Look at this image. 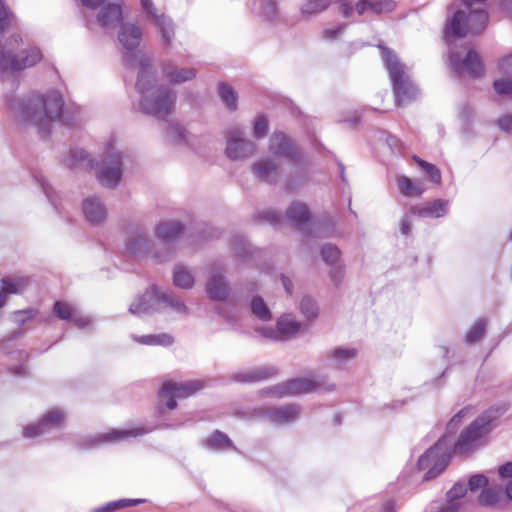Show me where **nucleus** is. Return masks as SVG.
Returning a JSON list of instances; mask_svg holds the SVG:
<instances>
[{
	"label": "nucleus",
	"instance_id": "ddd939ff",
	"mask_svg": "<svg viewBox=\"0 0 512 512\" xmlns=\"http://www.w3.org/2000/svg\"><path fill=\"white\" fill-rule=\"evenodd\" d=\"M152 429L134 428V429H113L109 432L97 434L94 436L84 437L79 442V447L89 449L98 446L102 443H116L125 440L129 437H136L139 435L151 432Z\"/></svg>",
	"mask_w": 512,
	"mask_h": 512
},
{
	"label": "nucleus",
	"instance_id": "c03bdc74",
	"mask_svg": "<svg viewBox=\"0 0 512 512\" xmlns=\"http://www.w3.org/2000/svg\"><path fill=\"white\" fill-rule=\"evenodd\" d=\"M370 11L376 15L387 14L395 10L394 0H370Z\"/></svg>",
	"mask_w": 512,
	"mask_h": 512
},
{
	"label": "nucleus",
	"instance_id": "8fccbe9b",
	"mask_svg": "<svg viewBox=\"0 0 512 512\" xmlns=\"http://www.w3.org/2000/svg\"><path fill=\"white\" fill-rule=\"evenodd\" d=\"M469 408L465 407L461 409L457 414H455L451 420L447 424V431L444 435L448 436V443L451 444L452 442V436L451 434L454 433L456 430L458 424L461 422L462 418L465 417V415L468 413Z\"/></svg>",
	"mask_w": 512,
	"mask_h": 512
},
{
	"label": "nucleus",
	"instance_id": "cd10ccee",
	"mask_svg": "<svg viewBox=\"0 0 512 512\" xmlns=\"http://www.w3.org/2000/svg\"><path fill=\"white\" fill-rule=\"evenodd\" d=\"M356 355L357 350L354 348L337 347L327 353L326 357L330 359L333 368L342 369Z\"/></svg>",
	"mask_w": 512,
	"mask_h": 512
},
{
	"label": "nucleus",
	"instance_id": "5701e85b",
	"mask_svg": "<svg viewBox=\"0 0 512 512\" xmlns=\"http://www.w3.org/2000/svg\"><path fill=\"white\" fill-rule=\"evenodd\" d=\"M301 412L297 404H287L277 408H269L266 411L268 419L275 424H287L296 420Z\"/></svg>",
	"mask_w": 512,
	"mask_h": 512
},
{
	"label": "nucleus",
	"instance_id": "052dcab7",
	"mask_svg": "<svg viewBox=\"0 0 512 512\" xmlns=\"http://www.w3.org/2000/svg\"><path fill=\"white\" fill-rule=\"evenodd\" d=\"M346 24H339L332 28H327L323 31V38L327 40L335 39L340 33L344 31Z\"/></svg>",
	"mask_w": 512,
	"mask_h": 512
},
{
	"label": "nucleus",
	"instance_id": "4c0bfd02",
	"mask_svg": "<svg viewBox=\"0 0 512 512\" xmlns=\"http://www.w3.org/2000/svg\"><path fill=\"white\" fill-rule=\"evenodd\" d=\"M250 309L252 314L261 321L266 322L272 319V313L270 312L263 298L260 296H255L252 298Z\"/></svg>",
	"mask_w": 512,
	"mask_h": 512
},
{
	"label": "nucleus",
	"instance_id": "09e8293b",
	"mask_svg": "<svg viewBox=\"0 0 512 512\" xmlns=\"http://www.w3.org/2000/svg\"><path fill=\"white\" fill-rule=\"evenodd\" d=\"M168 136L178 144L187 143L186 131L179 124L170 123L167 127Z\"/></svg>",
	"mask_w": 512,
	"mask_h": 512
},
{
	"label": "nucleus",
	"instance_id": "4be33fe9",
	"mask_svg": "<svg viewBox=\"0 0 512 512\" xmlns=\"http://www.w3.org/2000/svg\"><path fill=\"white\" fill-rule=\"evenodd\" d=\"M82 209L86 220L92 225H99L106 219V207L97 197L86 198L83 201Z\"/></svg>",
	"mask_w": 512,
	"mask_h": 512
},
{
	"label": "nucleus",
	"instance_id": "39448f33",
	"mask_svg": "<svg viewBox=\"0 0 512 512\" xmlns=\"http://www.w3.org/2000/svg\"><path fill=\"white\" fill-rule=\"evenodd\" d=\"M504 413L501 407H490L479 415L470 426L461 433L452 452L468 455L478 446L479 441L491 430V424Z\"/></svg>",
	"mask_w": 512,
	"mask_h": 512
},
{
	"label": "nucleus",
	"instance_id": "e2e57ef3",
	"mask_svg": "<svg viewBox=\"0 0 512 512\" xmlns=\"http://www.w3.org/2000/svg\"><path fill=\"white\" fill-rule=\"evenodd\" d=\"M498 126L506 133L512 134V115H505L498 120Z\"/></svg>",
	"mask_w": 512,
	"mask_h": 512
},
{
	"label": "nucleus",
	"instance_id": "412c9836",
	"mask_svg": "<svg viewBox=\"0 0 512 512\" xmlns=\"http://www.w3.org/2000/svg\"><path fill=\"white\" fill-rule=\"evenodd\" d=\"M449 201L435 199L422 205L412 206L410 212L422 218H440L448 213Z\"/></svg>",
	"mask_w": 512,
	"mask_h": 512
},
{
	"label": "nucleus",
	"instance_id": "603ef678",
	"mask_svg": "<svg viewBox=\"0 0 512 512\" xmlns=\"http://www.w3.org/2000/svg\"><path fill=\"white\" fill-rule=\"evenodd\" d=\"M417 162L423 168L432 182L436 184L441 182V172L434 164L428 163L421 159H417Z\"/></svg>",
	"mask_w": 512,
	"mask_h": 512
},
{
	"label": "nucleus",
	"instance_id": "c85d7f7f",
	"mask_svg": "<svg viewBox=\"0 0 512 512\" xmlns=\"http://www.w3.org/2000/svg\"><path fill=\"white\" fill-rule=\"evenodd\" d=\"M286 215L288 220L296 227H302L307 224L310 219L308 207L301 202H293L288 207Z\"/></svg>",
	"mask_w": 512,
	"mask_h": 512
},
{
	"label": "nucleus",
	"instance_id": "423d86ee",
	"mask_svg": "<svg viewBox=\"0 0 512 512\" xmlns=\"http://www.w3.org/2000/svg\"><path fill=\"white\" fill-rule=\"evenodd\" d=\"M380 48L383 61L392 81L396 104L402 105L415 99L418 89L406 74L404 64L399 61L394 51L384 46H380Z\"/></svg>",
	"mask_w": 512,
	"mask_h": 512
},
{
	"label": "nucleus",
	"instance_id": "6e6d98bb",
	"mask_svg": "<svg viewBox=\"0 0 512 512\" xmlns=\"http://www.w3.org/2000/svg\"><path fill=\"white\" fill-rule=\"evenodd\" d=\"M34 180L37 182V184L42 188V191L46 195L47 199L55 206L53 195H52V188L50 185L46 182L44 175L40 171H35L32 174Z\"/></svg>",
	"mask_w": 512,
	"mask_h": 512
},
{
	"label": "nucleus",
	"instance_id": "9b49d317",
	"mask_svg": "<svg viewBox=\"0 0 512 512\" xmlns=\"http://www.w3.org/2000/svg\"><path fill=\"white\" fill-rule=\"evenodd\" d=\"M226 155L232 160H240L253 155L256 151L254 142L245 137V131L240 126L226 130Z\"/></svg>",
	"mask_w": 512,
	"mask_h": 512
},
{
	"label": "nucleus",
	"instance_id": "774afa93",
	"mask_svg": "<svg viewBox=\"0 0 512 512\" xmlns=\"http://www.w3.org/2000/svg\"><path fill=\"white\" fill-rule=\"evenodd\" d=\"M498 473L502 478L512 477V462L501 465L498 469Z\"/></svg>",
	"mask_w": 512,
	"mask_h": 512
},
{
	"label": "nucleus",
	"instance_id": "58836bf2",
	"mask_svg": "<svg viewBox=\"0 0 512 512\" xmlns=\"http://www.w3.org/2000/svg\"><path fill=\"white\" fill-rule=\"evenodd\" d=\"M501 497L502 492L500 489L489 487L482 490L478 497V502L482 506L492 507L500 501Z\"/></svg>",
	"mask_w": 512,
	"mask_h": 512
},
{
	"label": "nucleus",
	"instance_id": "a878e982",
	"mask_svg": "<svg viewBox=\"0 0 512 512\" xmlns=\"http://www.w3.org/2000/svg\"><path fill=\"white\" fill-rule=\"evenodd\" d=\"M184 231V226L179 221H164L155 228V235L165 244L174 242Z\"/></svg>",
	"mask_w": 512,
	"mask_h": 512
},
{
	"label": "nucleus",
	"instance_id": "680f3d73",
	"mask_svg": "<svg viewBox=\"0 0 512 512\" xmlns=\"http://www.w3.org/2000/svg\"><path fill=\"white\" fill-rule=\"evenodd\" d=\"M330 278L336 286H339L344 278L343 268L341 266H332Z\"/></svg>",
	"mask_w": 512,
	"mask_h": 512
},
{
	"label": "nucleus",
	"instance_id": "a19ab883",
	"mask_svg": "<svg viewBox=\"0 0 512 512\" xmlns=\"http://www.w3.org/2000/svg\"><path fill=\"white\" fill-rule=\"evenodd\" d=\"M53 313L61 320H73L76 317V309L71 304L63 301L54 303Z\"/></svg>",
	"mask_w": 512,
	"mask_h": 512
},
{
	"label": "nucleus",
	"instance_id": "3c124183",
	"mask_svg": "<svg viewBox=\"0 0 512 512\" xmlns=\"http://www.w3.org/2000/svg\"><path fill=\"white\" fill-rule=\"evenodd\" d=\"M493 87L499 95H512V77H502L495 80Z\"/></svg>",
	"mask_w": 512,
	"mask_h": 512
},
{
	"label": "nucleus",
	"instance_id": "2eb2a0df",
	"mask_svg": "<svg viewBox=\"0 0 512 512\" xmlns=\"http://www.w3.org/2000/svg\"><path fill=\"white\" fill-rule=\"evenodd\" d=\"M140 2L143 10L157 26L163 44L168 47L175 34L172 20L165 14H158L152 0H140Z\"/></svg>",
	"mask_w": 512,
	"mask_h": 512
},
{
	"label": "nucleus",
	"instance_id": "b1692460",
	"mask_svg": "<svg viewBox=\"0 0 512 512\" xmlns=\"http://www.w3.org/2000/svg\"><path fill=\"white\" fill-rule=\"evenodd\" d=\"M123 20V10L118 3H108L97 15V22L103 29H109Z\"/></svg>",
	"mask_w": 512,
	"mask_h": 512
},
{
	"label": "nucleus",
	"instance_id": "0eeeda50",
	"mask_svg": "<svg viewBox=\"0 0 512 512\" xmlns=\"http://www.w3.org/2000/svg\"><path fill=\"white\" fill-rule=\"evenodd\" d=\"M127 161L129 156L117 150L114 141H108L97 172L98 181L105 187H116L122 178L123 167Z\"/></svg>",
	"mask_w": 512,
	"mask_h": 512
},
{
	"label": "nucleus",
	"instance_id": "aec40b11",
	"mask_svg": "<svg viewBox=\"0 0 512 512\" xmlns=\"http://www.w3.org/2000/svg\"><path fill=\"white\" fill-rule=\"evenodd\" d=\"M161 67L164 77L172 84H182L194 79L197 75L195 68H179L172 60H164Z\"/></svg>",
	"mask_w": 512,
	"mask_h": 512
},
{
	"label": "nucleus",
	"instance_id": "69168bd1",
	"mask_svg": "<svg viewBox=\"0 0 512 512\" xmlns=\"http://www.w3.org/2000/svg\"><path fill=\"white\" fill-rule=\"evenodd\" d=\"M499 68L503 73L512 74V54L501 60Z\"/></svg>",
	"mask_w": 512,
	"mask_h": 512
},
{
	"label": "nucleus",
	"instance_id": "0e129e2a",
	"mask_svg": "<svg viewBox=\"0 0 512 512\" xmlns=\"http://www.w3.org/2000/svg\"><path fill=\"white\" fill-rule=\"evenodd\" d=\"M337 2L339 3V12L344 17H350L351 14L353 13V6L351 5V3L348 2L347 0H337Z\"/></svg>",
	"mask_w": 512,
	"mask_h": 512
},
{
	"label": "nucleus",
	"instance_id": "f257e3e1",
	"mask_svg": "<svg viewBox=\"0 0 512 512\" xmlns=\"http://www.w3.org/2000/svg\"><path fill=\"white\" fill-rule=\"evenodd\" d=\"M142 39V31L136 24L122 23L118 40L126 52L123 61L126 67L139 66L135 88L141 95L139 107L147 115L157 119H165L170 115L176 103V92L172 88L157 85L156 70L151 59L145 55L138 56L135 52Z\"/></svg>",
	"mask_w": 512,
	"mask_h": 512
},
{
	"label": "nucleus",
	"instance_id": "7c9ffc66",
	"mask_svg": "<svg viewBox=\"0 0 512 512\" xmlns=\"http://www.w3.org/2000/svg\"><path fill=\"white\" fill-rule=\"evenodd\" d=\"M162 303L170 307L174 312L178 314H188V307L185 305L182 299L172 291H160V304Z\"/></svg>",
	"mask_w": 512,
	"mask_h": 512
},
{
	"label": "nucleus",
	"instance_id": "49530a36",
	"mask_svg": "<svg viewBox=\"0 0 512 512\" xmlns=\"http://www.w3.org/2000/svg\"><path fill=\"white\" fill-rule=\"evenodd\" d=\"M301 313L309 320L318 316V306L311 297H303L300 302Z\"/></svg>",
	"mask_w": 512,
	"mask_h": 512
},
{
	"label": "nucleus",
	"instance_id": "de8ad7c7",
	"mask_svg": "<svg viewBox=\"0 0 512 512\" xmlns=\"http://www.w3.org/2000/svg\"><path fill=\"white\" fill-rule=\"evenodd\" d=\"M485 321L477 320L466 334V342L473 344L479 341L485 332Z\"/></svg>",
	"mask_w": 512,
	"mask_h": 512
},
{
	"label": "nucleus",
	"instance_id": "338daca9",
	"mask_svg": "<svg viewBox=\"0 0 512 512\" xmlns=\"http://www.w3.org/2000/svg\"><path fill=\"white\" fill-rule=\"evenodd\" d=\"M10 372L17 377H24L28 375V367L25 363H21L18 366L11 367Z\"/></svg>",
	"mask_w": 512,
	"mask_h": 512
},
{
	"label": "nucleus",
	"instance_id": "6e6552de",
	"mask_svg": "<svg viewBox=\"0 0 512 512\" xmlns=\"http://www.w3.org/2000/svg\"><path fill=\"white\" fill-rule=\"evenodd\" d=\"M452 456V447L448 443V436L443 435L432 447H430L418 460L417 468L426 470L424 480L429 481L442 473Z\"/></svg>",
	"mask_w": 512,
	"mask_h": 512
},
{
	"label": "nucleus",
	"instance_id": "79ce46f5",
	"mask_svg": "<svg viewBox=\"0 0 512 512\" xmlns=\"http://www.w3.org/2000/svg\"><path fill=\"white\" fill-rule=\"evenodd\" d=\"M219 96L229 110L237 108V95L228 84L221 83L219 85Z\"/></svg>",
	"mask_w": 512,
	"mask_h": 512
},
{
	"label": "nucleus",
	"instance_id": "a18cd8bd",
	"mask_svg": "<svg viewBox=\"0 0 512 512\" xmlns=\"http://www.w3.org/2000/svg\"><path fill=\"white\" fill-rule=\"evenodd\" d=\"M340 254L338 247L333 244H325L321 249L323 261L330 266H334L338 262Z\"/></svg>",
	"mask_w": 512,
	"mask_h": 512
},
{
	"label": "nucleus",
	"instance_id": "7ed1b4c3",
	"mask_svg": "<svg viewBox=\"0 0 512 512\" xmlns=\"http://www.w3.org/2000/svg\"><path fill=\"white\" fill-rule=\"evenodd\" d=\"M5 105L12 115L23 123L33 124L44 137L50 134L52 124L62 116L67 126L78 125L81 121L80 107L72 108L76 118L70 119L68 108L64 111L62 95L55 90L45 94H31L21 99L5 96Z\"/></svg>",
	"mask_w": 512,
	"mask_h": 512
},
{
	"label": "nucleus",
	"instance_id": "9d476101",
	"mask_svg": "<svg viewBox=\"0 0 512 512\" xmlns=\"http://www.w3.org/2000/svg\"><path fill=\"white\" fill-rule=\"evenodd\" d=\"M203 388V382L188 380L184 382H165L159 391V401L168 409L177 406L176 398H186ZM159 413H162V406H159Z\"/></svg>",
	"mask_w": 512,
	"mask_h": 512
},
{
	"label": "nucleus",
	"instance_id": "a211bd4d",
	"mask_svg": "<svg viewBox=\"0 0 512 512\" xmlns=\"http://www.w3.org/2000/svg\"><path fill=\"white\" fill-rule=\"evenodd\" d=\"M151 240L148 233L142 227H138L126 241V251L136 257L146 256L151 250Z\"/></svg>",
	"mask_w": 512,
	"mask_h": 512
},
{
	"label": "nucleus",
	"instance_id": "5fc2aeb1",
	"mask_svg": "<svg viewBox=\"0 0 512 512\" xmlns=\"http://www.w3.org/2000/svg\"><path fill=\"white\" fill-rule=\"evenodd\" d=\"M268 132V121L264 115H258L255 118L253 133L257 138H263Z\"/></svg>",
	"mask_w": 512,
	"mask_h": 512
},
{
	"label": "nucleus",
	"instance_id": "bb28decb",
	"mask_svg": "<svg viewBox=\"0 0 512 512\" xmlns=\"http://www.w3.org/2000/svg\"><path fill=\"white\" fill-rule=\"evenodd\" d=\"M63 164L69 169H76L80 167L93 169L98 166V163L94 159L89 158V155L85 150L79 148L71 149L68 156L63 159Z\"/></svg>",
	"mask_w": 512,
	"mask_h": 512
},
{
	"label": "nucleus",
	"instance_id": "2f4dec72",
	"mask_svg": "<svg viewBox=\"0 0 512 512\" xmlns=\"http://www.w3.org/2000/svg\"><path fill=\"white\" fill-rule=\"evenodd\" d=\"M194 276L182 265L177 266L173 272V283L181 289H191L194 286Z\"/></svg>",
	"mask_w": 512,
	"mask_h": 512
},
{
	"label": "nucleus",
	"instance_id": "864d4df0",
	"mask_svg": "<svg viewBox=\"0 0 512 512\" xmlns=\"http://www.w3.org/2000/svg\"><path fill=\"white\" fill-rule=\"evenodd\" d=\"M467 492V486L465 483L457 482L453 485V487L447 492V500L449 504H453L455 500H458L465 496Z\"/></svg>",
	"mask_w": 512,
	"mask_h": 512
},
{
	"label": "nucleus",
	"instance_id": "20e7f679",
	"mask_svg": "<svg viewBox=\"0 0 512 512\" xmlns=\"http://www.w3.org/2000/svg\"><path fill=\"white\" fill-rule=\"evenodd\" d=\"M22 41L19 35H13L9 42H7L0 53V76L4 81L6 76L19 72L23 69L30 68L41 61L42 52L37 47H28L19 50L17 53L13 51V44H18Z\"/></svg>",
	"mask_w": 512,
	"mask_h": 512
},
{
	"label": "nucleus",
	"instance_id": "f8f14e48",
	"mask_svg": "<svg viewBox=\"0 0 512 512\" xmlns=\"http://www.w3.org/2000/svg\"><path fill=\"white\" fill-rule=\"evenodd\" d=\"M225 267L220 262L211 265V275L206 282V294L208 298L215 302L225 301L230 295V286L224 276Z\"/></svg>",
	"mask_w": 512,
	"mask_h": 512
},
{
	"label": "nucleus",
	"instance_id": "f3484780",
	"mask_svg": "<svg viewBox=\"0 0 512 512\" xmlns=\"http://www.w3.org/2000/svg\"><path fill=\"white\" fill-rule=\"evenodd\" d=\"M272 155L285 158L292 163L299 161L300 155L291 139L283 132H274L269 140Z\"/></svg>",
	"mask_w": 512,
	"mask_h": 512
},
{
	"label": "nucleus",
	"instance_id": "1a4fd4ad",
	"mask_svg": "<svg viewBox=\"0 0 512 512\" xmlns=\"http://www.w3.org/2000/svg\"><path fill=\"white\" fill-rule=\"evenodd\" d=\"M335 384L327 383L323 378L299 377L279 383L271 392L279 397L307 394L315 391H333Z\"/></svg>",
	"mask_w": 512,
	"mask_h": 512
},
{
	"label": "nucleus",
	"instance_id": "6ab92c4d",
	"mask_svg": "<svg viewBox=\"0 0 512 512\" xmlns=\"http://www.w3.org/2000/svg\"><path fill=\"white\" fill-rule=\"evenodd\" d=\"M252 172L258 180L268 184H275L279 179L280 167L275 161L265 157L252 165Z\"/></svg>",
	"mask_w": 512,
	"mask_h": 512
},
{
	"label": "nucleus",
	"instance_id": "bf43d9fd",
	"mask_svg": "<svg viewBox=\"0 0 512 512\" xmlns=\"http://www.w3.org/2000/svg\"><path fill=\"white\" fill-rule=\"evenodd\" d=\"M259 217L273 226H277L282 219V215L273 210L263 211L259 214Z\"/></svg>",
	"mask_w": 512,
	"mask_h": 512
},
{
	"label": "nucleus",
	"instance_id": "f03ea898",
	"mask_svg": "<svg viewBox=\"0 0 512 512\" xmlns=\"http://www.w3.org/2000/svg\"><path fill=\"white\" fill-rule=\"evenodd\" d=\"M485 2L486 0H463L467 11L457 10L445 23L443 37L450 50L449 64L457 76L467 74L477 78L483 74L482 60L475 50H469L461 59L452 49L454 39H462L469 33L480 34L485 30L489 20Z\"/></svg>",
	"mask_w": 512,
	"mask_h": 512
},
{
	"label": "nucleus",
	"instance_id": "dca6fc26",
	"mask_svg": "<svg viewBox=\"0 0 512 512\" xmlns=\"http://www.w3.org/2000/svg\"><path fill=\"white\" fill-rule=\"evenodd\" d=\"M160 310V290L152 285L139 295L129 306V312L135 316L149 315Z\"/></svg>",
	"mask_w": 512,
	"mask_h": 512
},
{
	"label": "nucleus",
	"instance_id": "c9c22d12",
	"mask_svg": "<svg viewBox=\"0 0 512 512\" xmlns=\"http://www.w3.org/2000/svg\"><path fill=\"white\" fill-rule=\"evenodd\" d=\"M133 339L142 345H159L164 347L170 346L174 342L173 337L167 333L133 336Z\"/></svg>",
	"mask_w": 512,
	"mask_h": 512
},
{
	"label": "nucleus",
	"instance_id": "c756f323",
	"mask_svg": "<svg viewBox=\"0 0 512 512\" xmlns=\"http://www.w3.org/2000/svg\"><path fill=\"white\" fill-rule=\"evenodd\" d=\"M230 248L238 260H244L251 254V246L244 236L235 234L230 239Z\"/></svg>",
	"mask_w": 512,
	"mask_h": 512
},
{
	"label": "nucleus",
	"instance_id": "37998d69",
	"mask_svg": "<svg viewBox=\"0 0 512 512\" xmlns=\"http://www.w3.org/2000/svg\"><path fill=\"white\" fill-rule=\"evenodd\" d=\"M330 5V0H306L301 7L303 15H313L325 11Z\"/></svg>",
	"mask_w": 512,
	"mask_h": 512
},
{
	"label": "nucleus",
	"instance_id": "13d9d810",
	"mask_svg": "<svg viewBox=\"0 0 512 512\" xmlns=\"http://www.w3.org/2000/svg\"><path fill=\"white\" fill-rule=\"evenodd\" d=\"M256 332L259 333L265 339L274 341H279L283 339L277 327L276 329L272 327H261L257 328Z\"/></svg>",
	"mask_w": 512,
	"mask_h": 512
},
{
	"label": "nucleus",
	"instance_id": "4468645a",
	"mask_svg": "<svg viewBox=\"0 0 512 512\" xmlns=\"http://www.w3.org/2000/svg\"><path fill=\"white\" fill-rule=\"evenodd\" d=\"M64 420L65 413L62 410L52 409L37 424L24 427L23 436L25 438L46 436L55 430H59Z\"/></svg>",
	"mask_w": 512,
	"mask_h": 512
},
{
	"label": "nucleus",
	"instance_id": "473e14b6",
	"mask_svg": "<svg viewBox=\"0 0 512 512\" xmlns=\"http://www.w3.org/2000/svg\"><path fill=\"white\" fill-rule=\"evenodd\" d=\"M29 278L27 277H12L1 279V291L6 294L21 293L27 286Z\"/></svg>",
	"mask_w": 512,
	"mask_h": 512
},
{
	"label": "nucleus",
	"instance_id": "393cba45",
	"mask_svg": "<svg viewBox=\"0 0 512 512\" xmlns=\"http://www.w3.org/2000/svg\"><path fill=\"white\" fill-rule=\"evenodd\" d=\"M277 374L273 366H261L247 371L235 373L233 379L241 383H254L269 379Z\"/></svg>",
	"mask_w": 512,
	"mask_h": 512
},
{
	"label": "nucleus",
	"instance_id": "f704fd0d",
	"mask_svg": "<svg viewBox=\"0 0 512 512\" xmlns=\"http://www.w3.org/2000/svg\"><path fill=\"white\" fill-rule=\"evenodd\" d=\"M277 328L279 332L284 337H289L295 335L300 329V323L296 321L293 315H283L277 321Z\"/></svg>",
	"mask_w": 512,
	"mask_h": 512
},
{
	"label": "nucleus",
	"instance_id": "ea45409f",
	"mask_svg": "<svg viewBox=\"0 0 512 512\" xmlns=\"http://www.w3.org/2000/svg\"><path fill=\"white\" fill-rule=\"evenodd\" d=\"M205 445L211 449H225L232 446V441L225 433L217 430L206 439Z\"/></svg>",
	"mask_w": 512,
	"mask_h": 512
},
{
	"label": "nucleus",
	"instance_id": "e433bc0d",
	"mask_svg": "<svg viewBox=\"0 0 512 512\" xmlns=\"http://www.w3.org/2000/svg\"><path fill=\"white\" fill-rule=\"evenodd\" d=\"M253 10L263 19L272 20L277 16L276 0H257Z\"/></svg>",
	"mask_w": 512,
	"mask_h": 512
},
{
	"label": "nucleus",
	"instance_id": "4d7b16f0",
	"mask_svg": "<svg viewBox=\"0 0 512 512\" xmlns=\"http://www.w3.org/2000/svg\"><path fill=\"white\" fill-rule=\"evenodd\" d=\"M488 484V478L483 474L472 475L468 481V487L471 491H476Z\"/></svg>",
	"mask_w": 512,
	"mask_h": 512
},
{
	"label": "nucleus",
	"instance_id": "72a5a7b5",
	"mask_svg": "<svg viewBox=\"0 0 512 512\" xmlns=\"http://www.w3.org/2000/svg\"><path fill=\"white\" fill-rule=\"evenodd\" d=\"M397 182L400 192L405 196H419L425 191L421 182H415L406 176H400Z\"/></svg>",
	"mask_w": 512,
	"mask_h": 512
}]
</instances>
